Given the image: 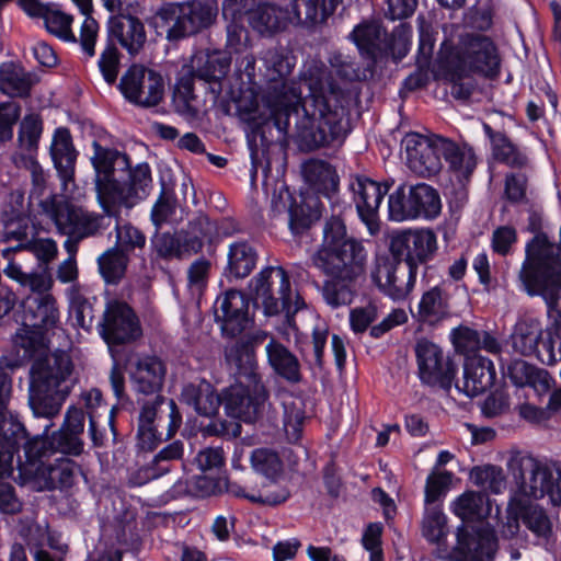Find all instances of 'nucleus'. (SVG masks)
<instances>
[{
  "instance_id": "nucleus-22",
  "label": "nucleus",
  "mask_w": 561,
  "mask_h": 561,
  "mask_svg": "<svg viewBox=\"0 0 561 561\" xmlns=\"http://www.w3.org/2000/svg\"><path fill=\"white\" fill-rule=\"evenodd\" d=\"M454 548L460 561H484L494 553L495 537L493 530L476 526L460 525L457 528Z\"/></svg>"
},
{
  "instance_id": "nucleus-18",
  "label": "nucleus",
  "mask_w": 561,
  "mask_h": 561,
  "mask_svg": "<svg viewBox=\"0 0 561 561\" xmlns=\"http://www.w3.org/2000/svg\"><path fill=\"white\" fill-rule=\"evenodd\" d=\"M392 184L393 181L378 182L366 175H357L352 183L353 202L358 218L370 236H375L380 230L379 207Z\"/></svg>"
},
{
  "instance_id": "nucleus-52",
  "label": "nucleus",
  "mask_w": 561,
  "mask_h": 561,
  "mask_svg": "<svg viewBox=\"0 0 561 561\" xmlns=\"http://www.w3.org/2000/svg\"><path fill=\"white\" fill-rule=\"evenodd\" d=\"M411 36L410 26L401 24L394 27L393 32L387 35L379 58L391 57L396 61L402 60L410 50Z\"/></svg>"
},
{
  "instance_id": "nucleus-26",
  "label": "nucleus",
  "mask_w": 561,
  "mask_h": 561,
  "mask_svg": "<svg viewBox=\"0 0 561 561\" xmlns=\"http://www.w3.org/2000/svg\"><path fill=\"white\" fill-rule=\"evenodd\" d=\"M496 380V371L493 362L481 354L465 356L463 381L459 391L467 397L474 398L488 391Z\"/></svg>"
},
{
  "instance_id": "nucleus-55",
  "label": "nucleus",
  "mask_w": 561,
  "mask_h": 561,
  "mask_svg": "<svg viewBox=\"0 0 561 561\" xmlns=\"http://www.w3.org/2000/svg\"><path fill=\"white\" fill-rule=\"evenodd\" d=\"M121 57L117 45L114 41L106 39V45L98 60L99 70L104 81L112 85L117 81Z\"/></svg>"
},
{
  "instance_id": "nucleus-2",
  "label": "nucleus",
  "mask_w": 561,
  "mask_h": 561,
  "mask_svg": "<svg viewBox=\"0 0 561 561\" xmlns=\"http://www.w3.org/2000/svg\"><path fill=\"white\" fill-rule=\"evenodd\" d=\"M312 262L329 277L322 286L324 301L332 308L351 305L357 294V279L365 274L367 251L362 241L347 233L340 215L325 219Z\"/></svg>"
},
{
  "instance_id": "nucleus-9",
  "label": "nucleus",
  "mask_w": 561,
  "mask_h": 561,
  "mask_svg": "<svg viewBox=\"0 0 561 561\" xmlns=\"http://www.w3.org/2000/svg\"><path fill=\"white\" fill-rule=\"evenodd\" d=\"M501 61L496 44L483 34H465L457 44L445 38L438 50V62L448 64L458 79L480 76L494 80L501 73Z\"/></svg>"
},
{
  "instance_id": "nucleus-15",
  "label": "nucleus",
  "mask_w": 561,
  "mask_h": 561,
  "mask_svg": "<svg viewBox=\"0 0 561 561\" xmlns=\"http://www.w3.org/2000/svg\"><path fill=\"white\" fill-rule=\"evenodd\" d=\"M414 352L421 383L449 391L458 371L455 362L445 359L442 347L426 337L416 341Z\"/></svg>"
},
{
  "instance_id": "nucleus-17",
  "label": "nucleus",
  "mask_w": 561,
  "mask_h": 561,
  "mask_svg": "<svg viewBox=\"0 0 561 561\" xmlns=\"http://www.w3.org/2000/svg\"><path fill=\"white\" fill-rule=\"evenodd\" d=\"M50 459H35L32 461L19 456L18 471L22 484L43 482L48 490H66L75 484L77 463L66 457Z\"/></svg>"
},
{
  "instance_id": "nucleus-19",
  "label": "nucleus",
  "mask_w": 561,
  "mask_h": 561,
  "mask_svg": "<svg viewBox=\"0 0 561 561\" xmlns=\"http://www.w3.org/2000/svg\"><path fill=\"white\" fill-rule=\"evenodd\" d=\"M251 305L248 294L234 288L227 289L217 297L214 316L224 336L236 337L252 323L249 312Z\"/></svg>"
},
{
  "instance_id": "nucleus-30",
  "label": "nucleus",
  "mask_w": 561,
  "mask_h": 561,
  "mask_svg": "<svg viewBox=\"0 0 561 561\" xmlns=\"http://www.w3.org/2000/svg\"><path fill=\"white\" fill-rule=\"evenodd\" d=\"M265 66L267 70V77L270 81V85L265 92V95L272 90L282 87L283 84L286 87L287 91H293L295 93L302 94V90L306 87L301 85V81L299 82V87L296 88L295 83L288 84L287 77L290 76L295 66L296 58L289 54V51L280 48V49H270L265 55ZM321 76L320 72L308 70L307 72H302L300 76V80L305 76L309 75Z\"/></svg>"
},
{
  "instance_id": "nucleus-6",
  "label": "nucleus",
  "mask_w": 561,
  "mask_h": 561,
  "mask_svg": "<svg viewBox=\"0 0 561 561\" xmlns=\"http://www.w3.org/2000/svg\"><path fill=\"white\" fill-rule=\"evenodd\" d=\"M437 250L432 229L398 231L390 239V255L378 259L373 280L392 300H403L415 286L419 266L432 261Z\"/></svg>"
},
{
  "instance_id": "nucleus-7",
  "label": "nucleus",
  "mask_w": 561,
  "mask_h": 561,
  "mask_svg": "<svg viewBox=\"0 0 561 561\" xmlns=\"http://www.w3.org/2000/svg\"><path fill=\"white\" fill-rule=\"evenodd\" d=\"M259 343L254 336L241 337L225 353L236 382L221 389V407L228 417L244 423H255L270 398V391L259 371Z\"/></svg>"
},
{
  "instance_id": "nucleus-38",
  "label": "nucleus",
  "mask_w": 561,
  "mask_h": 561,
  "mask_svg": "<svg viewBox=\"0 0 561 561\" xmlns=\"http://www.w3.org/2000/svg\"><path fill=\"white\" fill-rule=\"evenodd\" d=\"M257 260V251L249 241H233L228 248L227 265L224 270V276L229 282L243 279L255 268Z\"/></svg>"
},
{
  "instance_id": "nucleus-58",
  "label": "nucleus",
  "mask_w": 561,
  "mask_h": 561,
  "mask_svg": "<svg viewBox=\"0 0 561 561\" xmlns=\"http://www.w3.org/2000/svg\"><path fill=\"white\" fill-rule=\"evenodd\" d=\"M454 473L447 470L431 473L425 483L424 502L428 507L434 506L443 496H445Z\"/></svg>"
},
{
  "instance_id": "nucleus-48",
  "label": "nucleus",
  "mask_w": 561,
  "mask_h": 561,
  "mask_svg": "<svg viewBox=\"0 0 561 561\" xmlns=\"http://www.w3.org/2000/svg\"><path fill=\"white\" fill-rule=\"evenodd\" d=\"M196 80L198 79L194 66H183L176 77L173 99L181 105L182 111L185 113H196V108L191 104L192 101L196 99L194 93Z\"/></svg>"
},
{
  "instance_id": "nucleus-3",
  "label": "nucleus",
  "mask_w": 561,
  "mask_h": 561,
  "mask_svg": "<svg viewBox=\"0 0 561 561\" xmlns=\"http://www.w3.org/2000/svg\"><path fill=\"white\" fill-rule=\"evenodd\" d=\"M92 149L96 199L107 216L117 217L122 208L131 209L150 195L153 180L148 162L133 167L129 154L98 140Z\"/></svg>"
},
{
  "instance_id": "nucleus-28",
  "label": "nucleus",
  "mask_w": 561,
  "mask_h": 561,
  "mask_svg": "<svg viewBox=\"0 0 561 561\" xmlns=\"http://www.w3.org/2000/svg\"><path fill=\"white\" fill-rule=\"evenodd\" d=\"M167 374V366L156 355H147L139 358L130 373L133 390L137 394H161Z\"/></svg>"
},
{
  "instance_id": "nucleus-27",
  "label": "nucleus",
  "mask_w": 561,
  "mask_h": 561,
  "mask_svg": "<svg viewBox=\"0 0 561 561\" xmlns=\"http://www.w3.org/2000/svg\"><path fill=\"white\" fill-rule=\"evenodd\" d=\"M181 400L187 407L192 408L195 413L203 417L213 419L219 414L221 407V390L207 379L188 382L183 386L181 391Z\"/></svg>"
},
{
  "instance_id": "nucleus-39",
  "label": "nucleus",
  "mask_w": 561,
  "mask_h": 561,
  "mask_svg": "<svg viewBox=\"0 0 561 561\" xmlns=\"http://www.w3.org/2000/svg\"><path fill=\"white\" fill-rule=\"evenodd\" d=\"M229 94L230 100L234 104L236 113L241 118L249 121L251 130L248 134V147L250 148V140L254 139L253 129L255 125L267 119L270 115V111L264 100L265 94L263 95V103L265 107V113L263 114L259 113L257 95L252 89L240 88L238 91L230 89ZM255 147L256 149L261 147L260 136H255Z\"/></svg>"
},
{
  "instance_id": "nucleus-12",
  "label": "nucleus",
  "mask_w": 561,
  "mask_h": 561,
  "mask_svg": "<svg viewBox=\"0 0 561 561\" xmlns=\"http://www.w3.org/2000/svg\"><path fill=\"white\" fill-rule=\"evenodd\" d=\"M542 209L529 208L527 230L534 233V237L526 243L525 259L519 271V276H526L527 279H535V273L540 267L546 271L561 267V257L556 253V243L542 231Z\"/></svg>"
},
{
  "instance_id": "nucleus-35",
  "label": "nucleus",
  "mask_w": 561,
  "mask_h": 561,
  "mask_svg": "<svg viewBox=\"0 0 561 561\" xmlns=\"http://www.w3.org/2000/svg\"><path fill=\"white\" fill-rule=\"evenodd\" d=\"M265 352L267 363L276 376L291 385L301 382L300 362L286 345L275 339H271L265 346Z\"/></svg>"
},
{
  "instance_id": "nucleus-54",
  "label": "nucleus",
  "mask_w": 561,
  "mask_h": 561,
  "mask_svg": "<svg viewBox=\"0 0 561 561\" xmlns=\"http://www.w3.org/2000/svg\"><path fill=\"white\" fill-rule=\"evenodd\" d=\"M410 205L409 185L402 183L388 196L389 219L397 222L414 219Z\"/></svg>"
},
{
  "instance_id": "nucleus-46",
  "label": "nucleus",
  "mask_w": 561,
  "mask_h": 561,
  "mask_svg": "<svg viewBox=\"0 0 561 561\" xmlns=\"http://www.w3.org/2000/svg\"><path fill=\"white\" fill-rule=\"evenodd\" d=\"M249 23L253 30L262 35H273L285 27L284 16L278 7L271 3L259 4L251 15Z\"/></svg>"
},
{
  "instance_id": "nucleus-49",
  "label": "nucleus",
  "mask_w": 561,
  "mask_h": 561,
  "mask_svg": "<svg viewBox=\"0 0 561 561\" xmlns=\"http://www.w3.org/2000/svg\"><path fill=\"white\" fill-rule=\"evenodd\" d=\"M493 158L512 169H524L528 165L529 159L511 138L504 134L492 146Z\"/></svg>"
},
{
  "instance_id": "nucleus-53",
  "label": "nucleus",
  "mask_w": 561,
  "mask_h": 561,
  "mask_svg": "<svg viewBox=\"0 0 561 561\" xmlns=\"http://www.w3.org/2000/svg\"><path fill=\"white\" fill-rule=\"evenodd\" d=\"M447 517L438 505L426 508L422 535L431 543L440 545L447 537Z\"/></svg>"
},
{
  "instance_id": "nucleus-50",
  "label": "nucleus",
  "mask_w": 561,
  "mask_h": 561,
  "mask_svg": "<svg viewBox=\"0 0 561 561\" xmlns=\"http://www.w3.org/2000/svg\"><path fill=\"white\" fill-rule=\"evenodd\" d=\"M439 135L423 136L419 133H409L404 136L402 144L409 159H415L430 170V162L434 152V140Z\"/></svg>"
},
{
  "instance_id": "nucleus-61",
  "label": "nucleus",
  "mask_w": 561,
  "mask_h": 561,
  "mask_svg": "<svg viewBox=\"0 0 561 561\" xmlns=\"http://www.w3.org/2000/svg\"><path fill=\"white\" fill-rule=\"evenodd\" d=\"M252 467L266 478H274L280 471V461L276 453L267 449H255L251 455Z\"/></svg>"
},
{
  "instance_id": "nucleus-42",
  "label": "nucleus",
  "mask_w": 561,
  "mask_h": 561,
  "mask_svg": "<svg viewBox=\"0 0 561 561\" xmlns=\"http://www.w3.org/2000/svg\"><path fill=\"white\" fill-rule=\"evenodd\" d=\"M388 32L379 22H365L354 27L352 37L358 50L366 57L377 60Z\"/></svg>"
},
{
  "instance_id": "nucleus-56",
  "label": "nucleus",
  "mask_w": 561,
  "mask_h": 561,
  "mask_svg": "<svg viewBox=\"0 0 561 561\" xmlns=\"http://www.w3.org/2000/svg\"><path fill=\"white\" fill-rule=\"evenodd\" d=\"M72 21L73 19L71 15L60 10H49L44 16L47 32L59 39L69 43L77 42V38L71 31Z\"/></svg>"
},
{
  "instance_id": "nucleus-60",
  "label": "nucleus",
  "mask_w": 561,
  "mask_h": 561,
  "mask_svg": "<svg viewBox=\"0 0 561 561\" xmlns=\"http://www.w3.org/2000/svg\"><path fill=\"white\" fill-rule=\"evenodd\" d=\"M528 176L523 172H511L505 175L504 195L511 204L527 201Z\"/></svg>"
},
{
  "instance_id": "nucleus-41",
  "label": "nucleus",
  "mask_w": 561,
  "mask_h": 561,
  "mask_svg": "<svg viewBox=\"0 0 561 561\" xmlns=\"http://www.w3.org/2000/svg\"><path fill=\"white\" fill-rule=\"evenodd\" d=\"M32 73L14 61L0 65V91L11 98H28L33 88Z\"/></svg>"
},
{
  "instance_id": "nucleus-31",
  "label": "nucleus",
  "mask_w": 561,
  "mask_h": 561,
  "mask_svg": "<svg viewBox=\"0 0 561 561\" xmlns=\"http://www.w3.org/2000/svg\"><path fill=\"white\" fill-rule=\"evenodd\" d=\"M323 203L314 194L301 193L291 198L288 207V228L294 237H301L321 218Z\"/></svg>"
},
{
  "instance_id": "nucleus-44",
  "label": "nucleus",
  "mask_w": 561,
  "mask_h": 561,
  "mask_svg": "<svg viewBox=\"0 0 561 561\" xmlns=\"http://www.w3.org/2000/svg\"><path fill=\"white\" fill-rule=\"evenodd\" d=\"M489 502L488 494L484 492L466 491L451 503V512L461 519V525L480 522L489 515V508L485 504Z\"/></svg>"
},
{
  "instance_id": "nucleus-37",
  "label": "nucleus",
  "mask_w": 561,
  "mask_h": 561,
  "mask_svg": "<svg viewBox=\"0 0 561 561\" xmlns=\"http://www.w3.org/2000/svg\"><path fill=\"white\" fill-rule=\"evenodd\" d=\"M215 230L213 219L206 214L201 213L190 219L186 226L178 232L184 256L202 252L205 242L215 243Z\"/></svg>"
},
{
  "instance_id": "nucleus-8",
  "label": "nucleus",
  "mask_w": 561,
  "mask_h": 561,
  "mask_svg": "<svg viewBox=\"0 0 561 561\" xmlns=\"http://www.w3.org/2000/svg\"><path fill=\"white\" fill-rule=\"evenodd\" d=\"M51 415L36 414L34 417L44 419L41 433L31 434L23 422L16 416L9 414L8 421H4L0 427L4 442L9 443L11 448L16 449L21 457L34 461L35 459H50L57 454L61 457H80L84 453V442L82 437L58 427L53 430V419L59 414Z\"/></svg>"
},
{
  "instance_id": "nucleus-51",
  "label": "nucleus",
  "mask_w": 561,
  "mask_h": 561,
  "mask_svg": "<svg viewBox=\"0 0 561 561\" xmlns=\"http://www.w3.org/2000/svg\"><path fill=\"white\" fill-rule=\"evenodd\" d=\"M473 484L493 494H499L505 486L503 469L495 465L474 466L469 473Z\"/></svg>"
},
{
  "instance_id": "nucleus-5",
  "label": "nucleus",
  "mask_w": 561,
  "mask_h": 561,
  "mask_svg": "<svg viewBox=\"0 0 561 561\" xmlns=\"http://www.w3.org/2000/svg\"><path fill=\"white\" fill-rule=\"evenodd\" d=\"M18 334L16 344L23 350V357L32 360L30 368L28 405L32 412L51 415L61 410L70 393L65 382L73 371L71 356L62 350L48 354L45 341L47 330L25 328Z\"/></svg>"
},
{
  "instance_id": "nucleus-57",
  "label": "nucleus",
  "mask_w": 561,
  "mask_h": 561,
  "mask_svg": "<svg viewBox=\"0 0 561 561\" xmlns=\"http://www.w3.org/2000/svg\"><path fill=\"white\" fill-rule=\"evenodd\" d=\"M450 337L456 351L466 354V356L480 354L481 334L476 329L459 325L451 330Z\"/></svg>"
},
{
  "instance_id": "nucleus-62",
  "label": "nucleus",
  "mask_w": 561,
  "mask_h": 561,
  "mask_svg": "<svg viewBox=\"0 0 561 561\" xmlns=\"http://www.w3.org/2000/svg\"><path fill=\"white\" fill-rule=\"evenodd\" d=\"M4 240H15L20 243L26 241L28 236V224L27 217L23 214V211L12 210V216H9L8 211L4 210Z\"/></svg>"
},
{
  "instance_id": "nucleus-1",
  "label": "nucleus",
  "mask_w": 561,
  "mask_h": 561,
  "mask_svg": "<svg viewBox=\"0 0 561 561\" xmlns=\"http://www.w3.org/2000/svg\"><path fill=\"white\" fill-rule=\"evenodd\" d=\"M306 87L305 95L287 91L285 85L272 89L264 98L270 111L268 118L256 124L253 134L260 136L261 147L256 149L255 139L250 140L252 168H271L270 152L273 147L282 146L288 135L290 117L302 111L296 121L294 140L301 152H312L328 148L346 138L343 122L346 108L337 98L336 85L325 82L322 76L309 75L301 79Z\"/></svg>"
},
{
  "instance_id": "nucleus-21",
  "label": "nucleus",
  "mask_w": 561,
  "mask_h": 561,
  "mask_svg": "<svg viewBox=\"0 0 561 561\" xmlns=\"http://www.w3.org/2000/svg\"><path fill=\"white\" fill-rule=\"evenodd\" d=\"M194 62L199 84L216 102L222 93L224 80L230 71L231 58L226 53L215 49L197 55Z\"/></svg>"
},
{
  "instance_id": "nucleus-43",
  "label": "nucleus",
  "mask_w": 561,
  "mask_h": 561,
  "mask_svg": "<svg viewBox=\"0 0 561 561\" xmlns=\"http://www.w3.org/2000/svg\"><path fill=\"white\" fill-rule=\"evenodd\" d=\"M183 454V442L179 439L173 440L156 454L150 462L139 468L138 477L144 479V482L163 477L171 471V462L181 459Z\"/></svg>"
},
{
  "instance_id": "nucleus-34",
  "label": "nucleus",
  "mask_w": 561,
  "mask_h": 561,
  "mask_svg": "<svg viewBox=\"0 0 561 561\" xmlns=\"http://www.w3.org/2000/svg\"><path fill=\"white\" fill-rule=\"evenodd\" d=\"M78 154L70 130L67 127L56 128L50 146V157L57 174L65 185L75 180Z\"/></svg>"
},
{
  "instance_id": "nucleus-29",
  "label": "nucleus",
  "mask_w": 561,
  "mask_h": 561,
  "mask_svg": "<svg viewBox=\"0 0 561 561\" xmlns=\"http://www.w3.org/2000/svg\"><path fill=\"white\" fill-rule=\"evenodd\" d=\"M504 378L517 388L529 387L537 393L550 389L551 377L546 369L539 368L525 359L512 358L506 364L501 359Z\"/></svg>"
},
{
  "instance_id": "nucleus-36",
  "label": "nucleus",
  "mask_w": 561,
  "mask_h": 561,
  "mask_svg": "<svg viewBox=\"0 0 561 561\" xmlns=\"http://www.w3.org/2000/svg\"><path fill=\"white\" fill-rule=\"evenodd\" d=\"M342 0H293L288 8L290 20L306 27L327 22Z\"/></svg>"
},
{
  "instance_id": "nucleus-16",
  "label": "nucleus",
  "mask_w": 561,
  "mask_h": 561,
  "mask_svg": "<svg viewBox=\"0 0 561 561\" xmlns=\"http://www.w3.org/2000/svg\"><path fill=\"white\" fill-rule=\"evenodd\" d=\"M117 89L130 104L150 108L163 100L164 80L158 71L133 64L122 76Z\"/></svg>"
},
{
  "instance_id": "nucleus-13",
  "label": "nucleus",
  "mask_w": 561,
  "mask_h": 561,
  "mask_svg": "<svg viewBox=\"0 0 561 561\" xmlns=\"http://www.w3.org/2000/svg\"><path fill=\"white\" fill-rule=\"evenodd\" d=\"M104 343L112 348L137 341L142 329L136 311L123 300H110L96 324Z\"/></svg>"
},
{
  "instance_id": "nucleus-40",
  "label": "nucleus",
  "mask_w": 561,
  "mask_h": 561,
  "mask_svg": "<svg viewBox=\"0 0 561 561\" xmlns=\"http://www.w3.org/2000/svg\"><path fill=\"white\" fill-rule=\"evenodd\" d=\"M411 211L414 219L432 220L442 211V201L438 191L432 185L421 182L409 185Z\"/></svg>"
},
{
  "instance_id": "nucleus-11",
  "label": "nucleus",
  "mask_w": 561,
  "mask_h": 561,
  "mask_svg": "<svg viewBox=\"0 0 561 561\" xmlns=\"http://www.w3.org/2000/svg\"><path fill=\"white\" fill-rule=\"evenodd\" d=\"M218 12V0H185L163 4L157 16L167 26V39L178 43L209 31Z\"/></svg>"
},
{
  "instance_id": "nucleus-10",
  "label": "nucleus",
  "mask_w": 561,
  "mask_h": 561,
  "mask_svg": "<svg viewBox=\"0 0 561 561\" xmlns=\"http://www.w3.org/2000/svg\"><path fill=\"white\" fill-rule=\"evenodd\" d=\"M253 309L263 308L266 317L284 313L293 318L306 307L304 298L293 291L290 276L283 266H265L248 284Z\"/></svg>"
},
{
  "instance_id": "nucleus-25",
  "label": "nucleus",
  "mask_w": 561,
  "mask_h": 561,
  "mask_svg": "<svg viewBox=\"0 0 561 561\" xmlns=\"http://www.w3.org/2000/svg\"><path fill=\"white\" fill-rule=\"evenodd\" d=\"M107 38L119 44L130 56H136L147 41L142 21L131 14L112 15L107 21Z\"/></svg>"
},
{
  "instance_id": "nucleus-63",
  "label": "nucleus",
  "mask_w": 561,
  "mask_h": 561,
  "mask_svg": "<svg viewBox=\"0 0 561 561\" xmlns=\"http://www.w3.org/2000/svg\"><path fill=\"white\" fill-rule=\"evenodd\" d=\"M21 115V106L12 101L0 103V142L13 138V128Z\"/></svg>"
},
{
  "instance_id": "nucleus-47",
  "label": "nucleus",
  "mask_w": 561,
  "mask_h": 561,
  "mask_svg": "<svg viewBox=\"0 0 561 561\" xmlns=\"http://www.w3.org/2000/svg\"><path fill=\"white\" fill-rule=\"evenodd\" d=\"M129 257L117 245L106 250L98 259L101 276L106 284L116 285L124 277Z\"/></svg>"
},
{
  "instance_id": "nucleus-32",
  "label": "nucleus",
  "mask_w": 561,
  "mask_h": 561,
  "mask_svg": "<svg viewBox=\"0 0 561 561\" xmlns=\"http://www.w3.org/2000/svg\"><path fill=\"white\" fill-rule=\"evenodd\" d=\"M444 283L445 280H442L440 284L431 287L422 294L417 304V311L412 313L417 323L435 328L449 318V295L442 287Z\"/></svg>"
},
{
  "instance_id": "nucleus-64",
  "label": "nucleus",
  "mask_w": 561,
  "mask_h": 561,
  "mask_svg": "<svg viewBox=\"0 0 561 561\" xmlns=\"http://www.w3.org/2000/svg\"><path fill=\"white\" fill-rule=\"evenodd\" d=\"M146 241L147 238L140 229L131 224H126L123 230L117 234L116 245L129 257V253L134 250H142L146 245Z\"/></svg>"
},
{
  "instance_id": "nucleus-23",
  "label": "nucleus",
  "mask_w": 561,
  "mask_h": 561,
  "mask_svg": "<svg viewBox=\"0 0 561 561\" xmlns=\"http://www.w3.org/2000/svg\"><path fill=\"white\" fill-rule=\"evenodd\" d=\"M524 290L530 297H541L548 309V316L553 317V321H561V267L554 271L539 268L535 273V279H527L526 276H519Z\"/></svg>"
},
{
  "instance_id": "nucleus-59",
  "label": "nucleus",
  "mask_w": 561,
  "mask_h": 561,
  "mask_svg": "<svg viewBox=\"0 0 561 561\" xmlns=\"http://www.w3.org/2000/svg\"><path fill=\"white\" fill-rule=\"evenodd\" d=\"M438 32L431 24H421L419 27V44L415 55L416 66L430 67Z\"/></svg>"
},
{
  "instance_id": "nucleus-45",
  "label": "nucleus",
  "mask_w": 561,
  "mask_h": 561,
  "mask_svg": "<svg viewBox=\"0 0 561 561\" xmlns=\"http://www.w3.org/2000/svg\"><path fill=\"white\" fill-rule=\"evenodd\" d=\"M183 256L184 253L178 232H160V229L156 228L154 233L150 238L149 257L151 264H158L161 261L169 262L174 259L181 260Z\"/></svg>"
},
{
  "instance_id": "nucleus-4",
  "label": "nucleus",
  "mask_w": 561,
  "mask_h": 561,
  "mask_svg": "<svg viewBox=\"0 0 561 561\" xmlns=\"http://www.w3.org/2000/svg\"><path fill=\"white\" fill-rule=\"evenodd\" d=\"M507 469L516 484V492L508 502V512L520 519L533 534L548 538L552 525L547 512L530 499L549 497L552 505L561 504V461L542 463L531 455H513Z\"/></svg>"
},
{
  "instance_id": "nucleus-24",
  "label": "nucleus",
  "mask_w": 561,
  "mask_h": 561,
  "mask_svg": "<svg viewBox=\"0 0 561 561\" xmlns=\"http://www.w3.org/2000/svg\"><path fill=\"white\" fill-rule=\"evenodd\" d=\"M0 434V514L16 515L23 510V501L16 493L15 486L7 481L18 470V458L21 456L16 449L11 448Z\"/></svg>"
},
{
  "instance_id": "nucleus-33",
  "label": "nucleus",
  "mask_w": 561,
  "mask_h": 561,
  "mask_svg": "<svg viewBox=\"0 0 561 561\" xmlns=\"http://www.w3.org/2000/svg\"><path fill=\"white\" fill-rule=\"evenodd\" d=\"M25 328L51 330L59 322L57 301L51 294L31 295L22 304Z\"/></svg>"
},
{
  "instance_id": "nucleus-20",
  "label": "nucleus",
  "mask_w": 561,
  "mask_h": 561,
  "mask_svg": "<svg viewBox=\"0 0 561 561\" xmlns=\"http://www.w3.org/2000/svg\"><path fill=\"white\" fill-rule=\"evenodd\" d=\"M434 141L430 170L439 169L442 167L440 160L444 159L448 164V170L455 175L459 184H468L478 164L473 148L466 142L459 145L455 140L440 135Z\"/></svg>"
},
{
  "instance_id": "nucleus-14",
  "label": "nucleus",
  "mask_w": 561,
  "mask_h": 561,
  "mask_svg": "<svg viewBox=\"0 0 561 561\" xmlns=\"http://www.w3.org/2000/svg\"><path fill=\"white\" fill-rule=\"evenodd\" d=\"M41 205L61 234L83 240L95 236L101 229V216L90 214L70 202L51 196L42 201Z\"/></svg>"
}]
</instances>
